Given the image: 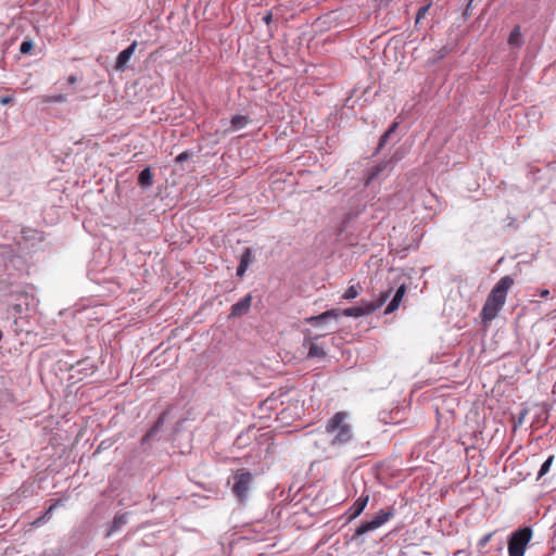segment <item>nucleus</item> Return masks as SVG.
<instances>
[{
	"label": "nucleus",
	"mask_w": 556,
	"mask_h": 556,
	"mask_svg": "<svg viewBox=\"0 0 556 556\" xmlns=\"http://www.w3.org/2000/svg\"><path fill=\"white\" fill-rule=\"evenodd\" d=\"M390 295L391 289L381 292L375 300L368 301L362 299L358 306L349 307L342 312L339 309H329L317 316L309 317L307 321L313 326H318L329 318L337 319L340 315L354 318L367 316L379 309L388 301Z\"/></svg>",
	"instance_id": "f257e3e1"
},
{
	"label": "nucleus",
	"mask_w": 556,
	"mask_h": 556,
	"mask_svg": "<svg viewBox=\"0 0 556 556\" xmlns=\"http://www.w3.org/2000/svg\"><path fill=\"white\" fill-rule=\"evenodd\" d=\"M514 282L510 276H504L495 283L480 312V317L484 325L489 324L497 316L506 302L507 293L514 286Z\"/></svg>",
	"instance_id": "f03ea898"
},
{
	"label": "nucleus",
	"mask_w": 556,
	"mask_h": 556,
	"mask_svg": "<svg viewBox=\"0 0 556 556\" xmlns=\"http://www.w3.org/2000/svg\"><path fill=\"white\" fill-rule=\"evenodd\" d=\"M326 433L330 435L332 445H342L350 442L353 439V431L348 413L339 412L334 414L326 425Z\"/></svg>",
	"instance_id": "7ed1b4c3"
},
{
	"label": "nucleus",
	"mask_w": 556,
	"mask_h": 556,
	"mask_svg": "<svg viewBox=\"0 0 556 556\" xmlns=\"http://www.w3.org/2000/svg\"><path fill=\"white\" fill-rule=\"evenodd\" d=\"M531 538L532 531L528 527L513 532L508 540V555L523 556Z\"/></svg>",
	"instance_id": "20e7f679"
},
{
	"label": "nucleus",
	"mask_w": 556,
	"mask_h": 556,
	"mask_svg": "<svg viewBox=\"0 0 556 556\" xmlns=\"http://www.w3.org/2000/svg\"><path fill=\"white\" fill-rule=\"evenodd\" d=\"M235 479L236 482L232 491L240 500H243L247 496L253 477L250 472H240L235 476Z\"/></svg>",
	"instance_id": "39448f33"
},
{
	"label": "nucleus",
	"mask_w": 556,
	"mask_h": 556,
	"mask_svg": "<svg viewBox=\"0 0 556 556\" xmlns=\"http://www.w3.org/2000/svg\"><path fill=\"white\" fill-rule=\"evenodd\" d=\"M252 305V295L249 293L242 298L239 302L235 303L230 309V318H237L245 315Z\"/></svg>",
	"instance_id": "423d86ee"
},
{
	"label": "nucleus",
	"mask_w": 556,
	"mask_h": 556,
	"mask_svg": "<svg viewBox=\"0 0 556 556\" xmlns=\"http://www.w3.org/2000/svg\"><path fill=\"white\" fill-rule=\"evenodd\" d=\"M137 48V41H134L129 47H127L125 50L121 51L116 59L115 68L117 71H124L127 63L129 62L131 55L135 53V50Z\"/></svg>",
	"instance_id": "0eeeda50"
},
{
	"label": "nucleus",
	"mask_w": 556,
	"mask_h": 556,
	"mask_svg": "<svg viewBox=\"0 0 556 556\" xmlns=\"http://www.w3.org/2000/svg\"><path fill=\"white\" fill-rule=\"evenodd\" d=\"M253 261L254 257L252 254V249L245 248L241 254L239 266L237 267V276L242 278Z\"/></svg>",
	"instance_id": "6e6552de"
},
{
	"label": "nucleus",
	"mask_w": 556,
	"mask_h": 556,
	"mask_svg": "<svg viewBox=\"0 0 556 556\" xmlns=\"http://www.w3.org/2000/svg\"><path fill=\"white\" fill-rule=\"evenodd\" d=\"M405 293H406L405 285L400 286L397 288L393 299L391 300V302L386 307L384 314L388 315V314H391V313L395 312L399 308V306H400V304H401Z\"/></svg>",
	"instance_id": "1a4fd4ad"
},
{
	"label": "nucleus",
	"mask_w": 556,
	"mask_h": 556,
	"mask_svg": "<svg viewBox=\"0 0 556 556\" xmlns=\"http://www.w3.org/2000/svg\"><path fill=\"white\" fill-rule=\"evenodd\" d=\"M388 166H389L388 162H382V163H379V164L372 166L367 174L365 185L366 186L370 185L376 178H378V176L382 172H384L388 168Z\"/></svg>",
	"instance_id": "9d476101"
},
{
	"label": "nucleus",
	"mask_w": 556,
	"mask_h": 556,
	"mask_svg": "<svg viewBox=\"0 0 556 556\" xmlns=\"http://www.w3.org/2000/svg\"><path fill=\"white\" fill-rule=\"evenodd\" d=\"M369 501V496L368 495H365V496H361L354 504L353 506L351 507V510H352V518H355L357 517L358 515H361L363 513V510L365 509L367 503Z\"/></svg>",
	"instance_id": "9b49d317"
},
{
	"label": "nucleus",
	"mask_w": 556,
	"mask_h": 556,
	"mask_svg": "<svg viewBox=\"0 0 556 556\" xmlns=\"http://www.w3.org/2000/svg\"><path fill=\"white\" fill-rule=\"evenodd\" d=\"M362 291V287L359 283L350 286L342 294V299L346 301H352L356 299Z\"/></svg>",
	"instance_id": "f8f14e48"
},
{
	"label": "nucleus",
	"mask_w": 556,
	"mask_h": 556,
	"mask_svg": "<svg viewBox=\"0 0 556 556\" xmlns=\"http://www.w3.org/2000/svg\"><path fill=\"white\" fill-rule=\"evenodd\" d=\"M152 181H153V177H152V173L150 170V168H144L143 170H141V173L139 174V177H138V184L146 188V187H150L152 185Z\"/></svg>",
	"instance_id": "ddd939ff"
},
{
	"label": "nucleus",
	"mask_w": 556,
	"mask_h": 556,
	"mask_svg": "<svg viewBox=\"0 0 556 556\" xmlns=\"http://www.w3.org/2000/svg\"><path fill=\"white\" fill-rule=\"evenodd\" d=\"M379 528V522L378 521H375L374 519L370 520V521H367L365 523H363L362 526H359L357 529H356V532L355 534L356 535H363L369 531H372V530H376Z\"/></svg>",
	"instance_id": "4468645a"
},
{
	"label": "nucleus",
	"mask_w": 556,
	"mask_h": 556,
	"mask_svg": "<svg viewBox=\"0 0 556 556\" xmlns=\"http://www.w3.org/2000/svg\"><path fill=\"white\" fill-rule=\"evenodd\" d=\"M379 528V522L378 521H375L374 519L370 520V521H367L365 523H363L362 526H359L357 529H356V532L355 534L356 535H363L369 531H372V530H376Z\"/></svg>",
	"instance_id": "2eb2a0df"
},
{
	"label": "nucleus",
	"mask_w": 556,
	"mask_h": 556,
	"mask_svg": "<svg viewBox=\"0 0 556 556\" xmlns=\"http://www.w3.org/2000/svg\"><path fill=\"white\" fill-rule=\"evenodd\" d=\"M61 505V501H56L55 503L51 504L49 506V508L47 509V511L41 516L39 517L35 522L34 525L36 526H39V525H42L45 523L46 521H48L51 517V514L52 511L59 506Z\"/></svg>",
	"instance_id": "dca6fc26"
},
{
	"label": "nucleus",
	"mask_w": 556,
	"mask_h": 556,
	"mask_svg": "<svg viewBox=\"0 0 556 556\" xmlns=\"http://www.w3.org/2000/svg\"><path fill=\"white\" fill-rule=\"evenodd\" d=\"M248 124H249V118H248V116H244V115H235V116H232V118H231V126H232L235 129H241V128L245 127Z\"/></svg>",
	"instance_id": "f3484780"
},
{
	"label": "nucleus",
	"mask_w": 556,
	"mask_h": 556,
	"mask_svg": "<svg viewBox=\"0 0 556 556\" xmlns=\"http://www.w3.org/2000/svg\"><path fill=\"white\" fill-rule=\"evenodd\" d=\"M399 127V123L397 122H393L391 124V126L389 127V129L380 137V140H379V148L381 149L382 147H384V144L388 142V139L389 137L395 132V130L397 129Z\"/></svg>",
	"instance_id": "a211bd4d"
},
{
	"label": "nucleus",
	"mask_w": 556,
	"mask_h": 556,
	"mask_svg": "<svg viewBox=\"0 0 556 556\" xmlns=\"http://www.w3.org/2000/svg\"><path fill=\"white\" fill-rule=\"evenodd\" d=\"M41 100L43 103H55V102H65L67 100L65 94H52V96H42Z\"/></svg>",
	"instance_id": "6ab92c4d"
},
{
	"label": "nucleus",
	"mask_w": 556,
	"mask_h": 556,
	"mask_svg": "<svg viewBox=\"0 0 556 556\" xmlns=\"http://www.w3.org/2000/svg\"><path fill=\"white\" fill-rule=\"evenodd\" d=\"M127 522V516L125 514L115 516L112 526H111V532L118 530L122 526H124Z\"/></svg>",
	"instance_id": "aec40b11"
},
{
	"label": "nucleus",
	"mask_w": 556,
	"mask_h": 556,
	"mask_svg": "<svg viewBox=\"0 0 556 556\" xmlns=\"http://www.w3.org/2000/svg\"><path fill=\"white\" fill-rule=\"evenodd\" d=\"M553 460H554V456H549V457H548V458L543 463V465L541 466V469H540V471H539L538 479L542 478L543 476H545V475L548 472V470H549V468H551V466H552V464H553Z\"/></svg>",
	"instance_id": "412c9836"
},
{
	"label": "nucleus",
	"mask_w": 556,
	"mask_h": 556,
	"mask_svg": "<svg viewBox=\"0 0 556 556\" xmlns=\"http://www.w3.org/2000/svg\"><path fill=\"white\" fill-rule=\"evenodd\" d=\"M392 514L390 511H380L375 518V521L379 522V527H381L383 523H386Z\"/></svg>",
	"instance_id": "4be33fe9"
},
{
	"label": "nucleus",
	"mask_w": 556,
	"mask_h": 556,
	"mask_svg": "<svg viewBox=\"0 0 556 556\" xmlns=\"http://www.w3.org/2000/svg\"><path fill=\"white\" fill-rule=\"evenodd\" d=\"M520 41V30L519 27H516L509 34L508 42L510 45H518Z\"/></svg>",
	"instance_id": "5701e85b"
},
{
	"label": "nucleus",
	"mask_w": 556,
	"mask_h": 556,
	"mask_svg": "<svg viewBox=\"0 0 556 556\" xmlns=\"http://www.w3.org/2000/svg\"><path fill=\"white\" fill-rule=\"evenodd\" d=\"M34 48V43L31 40H24L20 46V52L22 54H28Z\"/></svg>",
	"instance_id": "b1692460"
},
{
	"label": "nucleus",
	"mask_w": 556,
	"mask_h": 556,
	"mask_svg": "<svg viewBox=\"0 0 556 556\" xmlns=\"http://www.w3.org/2000/svg\"><path fill=\"white\" fill-rule=\"evenodd\" d=\"M429 9H430V4L419 8V10L416 14V22H419L421 18H424L427 15Z\"/></svg>",
	"instance_id": "393cba45"
},
{
	"label": "nucleus",
	"mask_w": 556,
	"mask_h": 556,
	"mask_svg": "<svg viewBox=\"0 0 556 556\" xmlns=\"http://www.w3.org/2000/svg\"><path fill=\"white\" fill-rule=\"evenodd\" d=\"M163 422V417H161L156 424L154 425V427L146 434L144 439L143 440H148L149 438H151L155 431L157 430L159 426Z\"/></svg>",
	"instance_id": "a878e982"
},
{
	"label": "nucleus",
	"mask_w": 556,
	"mask_h": 556,
	"mask_svg": "<svg viewBox=\"0 0 556 556\" xmlns=\"http://www.w3.org/2000/svg\"><path fill=\"white\" fill-rule=\"evenodd\" d=\"M325 355V351L324 350H317V349H314V350H308V353H307V358H312V357H315V356H324Z\"/></svg>",
	"instance_id": "bb28decb"
},
{
	"label": "nucleus",
	"mask_w": 556,
	"mask_h": 556,
	"mask_svg": "<svg viewBox=\"0 0 556 556\" xmlns=\"http://www.w3.org/2000/svg\"><path fill=\"white\" fill-rule=\"evenodd\" d=\"M491 538H492V533H488V534H485V535L480 540L479 545H480L481 547H484V546L490 542Z\"/></svg>",
	"instance_id": "cd10ccee"
},
{
	"label": "nucleus",
	"mask_w": 556,
	"mask_h": 556,
	"mask_svg": "<svg viewBox=\"0 0 556 556\" xmlns=\"http://www.w3.org/2000/svg\"><path fill=\"white\" fill-rule=\"evenodd\" d=\"M12 101H13V97H11V96H4V97L0 98V103L2 105H7V104L11 103Z\"/></svg>",
	"instance_id": "c85d7f7f"
},
{
	"label": "nucleus",
	"mask_w": 556,
	"mask_h": 556,
	"mask_svg": "<svg viewBox=\"0 0 556 556\" xmlns=\"http://www.w3.org/2000/svg\"><path fill=\"white\" fill-rule=\"evenodd\" d=\"M77 80H78V77H77L76 75H71V76H68V78H67V84H68V85H74V84H76V83H77Z\"/></svg>",
	"instance_id": "c756f323"
},
{
	"label": "nucleus",
	"mask_w": 556,
	"mask_h": 556,
	"mask_svg": "<svg viewBox=\"0 0 556 556\" xmlns=\"http://www.w3.org/2000/svg\"><path fill=\"white\" fill-rule=\"evenodd\" d=\"M187 157L186 153H181L178 156H176V162H182Z\"/></svg>",
	"instance_id": "7c9ffc66"
},
{
	"label": "nucleus",
	"mask_w": 556,
	"mask_h": 556,
	"mask_svg": "<svg viewBox=\"0 0 556 556\" xmlns=\"http://www.w3.org/2000/svg\"><path fill=\"white\" fill-rule=\"evenodd\" d=\"M263 21H264L266 24H269V23H270V21H271V14H270V13L266 14V15L263 17Z\"/></svg>",
	"instance_id": "2f4dec72"
},
{
	"label": "nucleus",
	"mask_w": 556,
	"mask_h": 556,
	"mask_svg": "<svg viewBox=\"0 0 556 556\" xmlns=\"http://www.w3.org/2000/svg\"><path fill=\"white\" fill-rule=\"evenodd\" d=\"M549 294V291L547 289H544L540 292V296L546 298Z\"/></svg>",
	"instance_id": "473e14b6"
}]
</instances>
